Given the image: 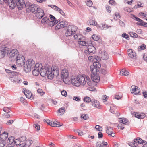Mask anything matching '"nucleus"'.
Here are the masks:
<instances>
[{
  "instance_id": "44",
  "label": "nucleus",
  "mask_w": 147,
  "mask_h": 147,
  "mask_svg": "<svg viewBox=\"0 0 147 147\" xmlns=\"http://www.w3.org/2000/svg\"><path fill=\"white\" fill-rule=\"evenodd\" d=\"M92 37L94 40L96 41L100 39V37L99 36L95 34H93Z\"/></svg>"
},
{
  "instance_id": "19",
  "label": "nucleus",
  "mask_w": 147,
  "mask_h": 147,
  "mask_svg": "<svg viewBox=\"0 0 147 147\" xmlns=\"http://www.w3.org/2000/svg\"><path fill=\"white\" fill-rule=\"evenodd\" d=\"M97 147H104L105 146L106 147H109V145L107 142H105L104 141H103L102 142L100 141L97 142L96 144Z\"/></svg>"
},
{
  "instance_id": "17",
  "label": "nucleus",
  "mask_w": 147,
  "mask_h": 147,
  "mask_svg": "<svg viewBox=\"0 0 147 147\" xmlns=\"http://www.w3.org/2000/svg\"><path fill=\"white\" fill-rule=\"evenodd\" d=\"M128 54L129 56L132 58L134 59L136 57V53L135 51H133L132 49H129L128 50Z\"/></svg>"
},
{
  "instance_id": "41",
  "label": "nucleus",
  "mask_w": 147,
  "mask_h": 147,
  "mask_svg": "<svg viewBox=\"0 0 147 147\" xmlns=\"http://www.w3.org/2000/svg\"><path fill=\"white\" fill-rule=\"evenodd\" d=\"M88 24L90 25L96 26L97 25V22L95 20H90Z\"/></svg>"
},
{
  "instance_id": "55",
  "label": "nucleus",
  "mask_w": 147,
  "mask_h": 147,
  "mask_svg": "<svg viewBox=\"0 0 147 147\" xmlns=\"http://www.w3.org/2000/svg\"><path fill=\"white\" fill-rule=\"evenodd\" d=\"M45 120L47 124L52 126V125H53V121H54L53 120L52 122L49 120L47 119H45Z\"/></svg>"
},
{
  "instance_id": "48",
  "label": "nucleus",
  "mask_w": 147,
  "mask_h": 147,
  "mask_svg": "<svg viewBox=\"0 0 147 147\" xmlns=\"http://www.w3.org/2000/svg\"><path fill=\"white\" fill-rule=\"evenodd\" d=\"M86 3V5L90 7H91L93 4L92 1L90 0H87Z\"/></svg>"
},
{
  "instance_id": "20",
  "label": "nucleus",
  "mask_w": 147,
  "mask_h": 147,
  "mask_svg": "<svg viewBox=\"0 0 147 147\" xmlns=\"http://www.w3.org/2000/svg\"><path fill=\"white\" fill-rule=\"evenodd\" d=\"M88 50L89 53H94L96 52V49L93 45H90L88 46Z\"/></svg>"
},
{
  "instance_id": "63",
  "label": "nucleus",
  "mask_w": 147,
  "mask_h": 147,
  "mask_svg": "<svg viewBox=\"0 0 147 147\" xmlns=\"http://www.w3.org/2000/svg\"><path fill=\"white\" fill-rule=\"evenodd\" d=\"M118 127L119 129H123L124 128V124L121 123L119 124L118 125Z\"/></svg>"
},
{
  "instance_id": "18",
  "label": "nucleus",
  "mask_w": 147,
  "mask_h": 147,
  "mask_svg": "<svg viewBox=\"0 0 147 147\" xmlns=\"http://www.w3.org/2000/svg\"><path fill=\"white\" fill-rule=\"evenodd\" d=\"M0 51L6 54H8L9 53V50L5 45H2L0 47Z\"/></svg>"
},
{
  "instance_id": "5",
  "label": "nucleus",
  "mask_w": 147,
  "mask_h": 147,
  "mask_svg": "<svg viewBox=\"0 0 147 147\" xmlns=\"http://www.w3.org/2000/svg\"><path fill=\"white\" fill-rule=\"evenodd\" d=\"M143 141L140 138H137L134 140V142L131 144L130 146L131 147H142L141 146L143 144Z\"/></svg>"
},
{
  "instance_id": "27",
  "label": "nucleus",
  "mask_w": 147,
  "mask_h": 147,
  "mask_svg": "<svg viewBox=\"0 0 147 147\" xmlns=\"http://www.w3.org/2000/svg\"><path fill=\"white\" fill-rule=\"evenodd\" d=\"M59 22L58 20H52L49 22L48 23V25L50 26L51 27H53L55 24Z\"/></svg>"
},
{
  "instance_id": "32",
  "label": "nucleus",
  "mask_w": 147,
  "mask_h": 147,
  "mask_svg": "<svg viewBox=\"0 0 147 147\" xmlns=\"http://www.w3.org/2000/svg\"><path fill=\"white\" fill-rule=\"evenodd\" d=\"M120 73L121 75L125 76L128 75L129 73V72L125 69H122Z\"/></svg>"
},
{
  "instance_id": "33",
  "label": "nucleus",
  "mask_w": 147,
  "mask_h": 147,
  "mask_svg": "<svg viewBox=\"0 0 147 147\" xmlns=\"http://www.w3.org/2000/svg\"><path fill=\"white\" fill-rule=\"evenodd\" d=\"M10 1L9 2V7L11 9H14L16 7V4L13 1V0H9Z\"/></svg>"
},
{
  "instance_id": "34",
  "label": "nucleus",
  "mask_w": 147,
  "mask_h": 147,
  "mask_svg": "<svg viewBox=\"0 0 147 147\" xmlns=\"http://www.w3.org/2000/svg\"><path fill=\"white\" fill-rule=\"evenodd\" d=\"M31 68L26 63L24 66V70L26 72H28L31 70Z\"/></svg>"
},
{
  "instance_id": "22",
  "label": "nucleus",
  "mask_w": 147,
  "mask_h": 147,
  "mask_svg": "<svg viewBox=\"0 0 147 147\" xmlns=\"http://www.w3.org/2000/svg\"><path fill=\"white\" fill-rule=\"evenodd\" d=\"M82 35L79 33L75 34L74 36V39L78 41L79 40H82Z\"/></svg>"
},
{
  "instance_id": "21",
  "label": "nucleus",
  "mask_w": 147,
  "mask_h": 147,
  "mask_svg": "<svg viewBox=\"0 0 147 147\" xmlns=\"http://www.w3.org/2000/svg\"><path fill=\"white\" fill-rule=\"evenodd\" d=\"M31 68L35 64L34 61L32 59H29L25 63Z\"/></svg>"
},
{
  "instance_id": "39",
  "label": "nucleus",
  "mask_w": 147,
  "mask_h": 147,
  "mask_svg": "<svg viewBox=\"0 0 147 147\" xmlns=\"http://www.w3.org/2000/svg\"><path fill=\"white\" fill-rule=\"evenodd\" d=\"M18 74V73L17 72L12 71L11 74L10 75L9 79L10 80L11 78L13 79V78L15 77Z\"/></svg>"
},
{
  "instance_id": "47",
  "label": "nucleus",
  "mask_w": 147,
  "mask_h": 147,
  "mask_svg": "<svg viewBox=\"0 0 147 147\" xmlns=\"http://www.w3.org/2000/svg\"><path fill=\"white\" fill-rule=\"evenodd\" d=\"M78 43L80 45H82L83 46H85L86 45V42L84 41H83L82 39V40H79L78 41Z\"/></svg>"
},
{
  "instance_id": "36",
  "label": "nucleus",
  "mask_w": 147,
  "mask_h": 147,
  "mask_svg": "<svg viewBox=\"0 0 147 147\" xmlns=\"http://www.w3.org/2000/svg\"><path fill=\"white\" fill-rule=\"evenodd\" d=\"M32 141L31 140H27L25 142L26 147L29 146L32 144Z\"/></svg>"
},
{
  "instance_id": "12",
  "label": "nucleus",
  "mask_w": 147,
  "mask_h": 147,
  "mask_svg": "<svg viewBox=\"0 0 147 147\" xmlns=\"http://www.w3.org/2000/svg\"><path fill=\"white\" fill-rule=\"evenodd\" d=\"M16 61V64L19 66H21L24 64L25 62V59L24 57H18Z\"/></svg>"
},
{
  "instance_id": "15",
  "label": "nucleus",
  "mask_w": 147,
  "mask_h": 147,
  "mask_svg": "<svg viewBox=\"0 0 147 147\" xmlns=\"http://www.w3.org/2000/svg\"><path fill=\"white\" fill-rule=\"evenodd\" d=\"M16 4L18 9L20 10H21L25 5L24 0L23 1H22L17 2H16Z\"/></svg>"
},
{
  "instance_id": "4",
  "label": "nucleus",
  "mask_w": 147,
  "mask_h": 147,
  "mask_svg": "<svg viewBox=\"0 0 147 147\" xmlns=\"http://www.w3.org/2000/svg\"><path fill=\"white\" fill-rule=\"evenodd\" d=\"M61 77L63 79L64 82L66 84H68V81L66 80L67 79L69 76L68 70L66 68H64L61 71Z\"/></svg>"
},
{
  "instance_id": "54",
  "label": "nucleus",
  "mask_w": 147,
  "mask_h": 147,
  "mask_svg": "<svg viewBox=\"0 0 147 147\" xmlns=\"http://www.w3.org/2000/svg\"><path fill=\"white\" fill-rule=\"evenodd\" d=\"M131 36L132 37L137 38L138 37V35L134 32H130L129 33Z\"/></svg>"
},
{
  "instance_id": "51",
  "label": "nucleus",
  "mask_w": 147,
  "mask_h": 147,
  "mask_svg": "<svg viewBox=\"0 0 147 147\" xmlns=\"http://www.w3.org/2000/svg\"><path fill=\"white\" fill-rule=\"evenodd\" d=\"M14 140H13V138L12 137H9L8 138V142L9 144H11L14 143Z\"/></svg>"
},
{
  "instance_id": "37",
  "label": "nucleus",
  "mask_w": 147,
  "mask_h": 147,
  "mask_svg": "<svg viewBox=\"0 0 147 147\" xmlns=\"http://www.w3.org/2000/svg\"><path fill=\"white\" fill-rule=\"evenodd\" d=\"M131 18L135 20L140 22V23L142 22L143 20L139 18L136 17L134 15H132L131 16Z\"/></svg>"
},
{
  "instance_id": "31",
  "label": "nucleus",
  "mask_w": 147,
  "mask_h": 147,
  "mask_svg": "<svg viewBox=\"0 0 147 147\" xmlns=\"http://www.w3.org/2000/svg\"><path fill=\"white\" fill-rule=\"evenodd\" d=\"M10 80L14 83H20L22 82V80L20 78H10Z\"/></svg>"
},
{
  "instance_id": "35",
  "label": "nucleus",
  "mask_w": 147,
  "mask_h": 147,
  "mask_svg": "<svg viewBox=\"0 0 147 147\" xmlns=\"http://www.w3.org/2000/svg\"><path fill=\"white\" fill-rule=\"evenodd\" d=\"M8 137V133H3L1 136V138L2 139V140H5Z\"/></svg>"
},
{
  "instance_id": "26",
  "label": "nucleus",
  "mask_w": 147,
  "mask_h": 147,
  "mask_svg": "<svg viewBox=\"0 0 147 147\" xmlns=\"http://www.w3.org/2000/svg\"><path fill=\"white\" fill-rule=\"evenodd\" d=\"M119 122L123 124L127 125L129 124V122L127 120L124 118H120L119 120Z\"/></svg>"
},
{
  "instance_id": "24",
  "label": "nucleus",
  "mask_w": 147,
  "mask_h": 147,
  "mask_svg": "<svg viewBox=\"0 0 147 147\" xmlns=\"http://www.w3.org/2000/svg\"><path fill=\"white\" fill-rule=\"evenodd\" d=\"M106 133L109 135L113 137L115 136V134L113 132V129L111 128H108L106 130Z\"/></svg>"
},
{
  "instance_id": "59",
  "label": "nucleus",
  "mask_w": 147,
  "mask_h": 147,
  "mask_svg": "<svg viewBox=\"0 0 147 147\" xmlns=\"http://www.w3.org/2000/svg\"><path fill=\"white\" fill-rule=\"evenodd\" d=\"M81 118L84 120H86L89 118L87 114H83L81 116Z\"/></svg>"
},
{
  "instance_id": "50",
  "label": "nucleus",
  "mask_w": 147,
  "mask_h": 147,
  "mask_svg": "<svg viewBox=\"0 0 147 147\" xmlns=\"http://www.w3.org/2000/svg\"><path fill=\"white\" fill-rule=\"evenodd\" d=\"M37 92L41 96H43L45 94V92L43 91L42 90L39 88L37 90Z\"/></svg>"
},
{
  "instance_id": "2",
  "label": "nucleus",
  "mask_w": 147,
  "mask_h": 147,
  "mask_svg": "<svg viewBox=\"0 0 147 147\" xmlns=\"http://www.w3.org/2000/svg\"><path fill=\"white\" fill-rule=\"evenodd\" d=\"M71 78L72 84L78 87L80 85L84 86L86 82L90 86L92 85V82L89 77L85 75H79L77 77L72 76Z\"/></svg>"
},
{
  "instance_id": "42",
  "label": "nucleus",
  "mask_w": 147,
  "mask_h": 147,
  "mask_svg": "<svg viewBox=\"0 0 147 147\" xmlns=\"http://www.w3.org/2000/svg\"><path fill=\"white\" fill-rule=\"evenodd\" d=\"M49 19L47 17H44L41 20V23L43 24H47L49 20Z\"/></svg>"
},
{
  "instance_id": "9",
  "label": "nucleus",
  "mask_w": 147,
  "mask_h": 147,
  "mask_svg": "<svg viewBox=\"0 0 147 147\" xmlns=\"http://www.w3.org/2000/svg\"><path fill=\"white\" fill-rule=\"evenodd\" d=\"M97 71H93L91 72V79L94 82H98L100 80V77L97 74Z\"/></svg>"
},
{
  "instance_id": "45",
  "label": "nucleus",
  "mask_w": 147,
  "mask_h": 147,
  "mask_svg": "<svg viewBox=\"0 0 147 147\" xmlns=\"http://www.w3.org/2000/svg\"><path fill=\"white\" fill-rule=\"evenodd\" d=\"M6 144V142L3 140H0V147H4Z\"/></svg>"
},
{
  "instance_id": "10",
  "label": "nucleus",
  "mask_w": 147,
  "mask_h": 147,
  "mask_svg": "<svg viewBox=\"0 0 147 147\" xmlns=\"http://www.w3.org/2000/svg\"><path fill=\"white\" fill-rule=\"evenodd\" d=\"M22 90L27 98L31 100H32L34 98V96L32 94L31 91L24 88H23Z\"/></svg>"
},
{
  "instance_id": "11",
  "label": "nucleus",
  "mask_w": 147,
  "mask_h": 147,
  "mask_svg": "<svg viewBox=\"0 0 147 147\" xmlns=\"http://www.w3.org/2000/svg\"><path fill=\"white\" fill-rule=\"evenodd\" d=\"M67 23L66 21H63L58 23L55 27L56 30L63 28L67 25Z\"/></svg>"
},
{
  "instance_id": "49",
  "label": "nucleus",
  "mask_w": 147,
  "mask_h": 147,
  "mask_svg": "<svg viewBox=\"0 0 147 147\" xmlns=\"http://www.w3.org/2000/svg\"><path fill=\"white\" fill-rule=\"evenodd\" d=\"M39 72L40 71L39 70L34 69L32 71V74L34 76H37L39 74Z\"/></svg>"
},
{
  "instance_id": "38",
  "label": "nucleus",
  "mask_w": 147,
  "mask_h": 147,
  "mask_svg": "<svg viewBox=\"0 0 147 147\" xmlns=\"http://www.w3.org/2000/svg\"><path fill=\"white\" fill-rule=\"evenodd\" d=\"M131 18L135 20L140 22V23L142 22L143 20L139 18L136 17L134 15H132L131 16Z\"/></svg>"
},
{
  "instance_id": "6",
  "label": "nucleus",
  "mask_w": 147,
  "mask_h": 147,
  "mask_svg": "<svg viewBox=\"0 0 147 147\" xmlns=\"http://www.w3.org/2000/svg\"><path fill=\"white\" fill-rule=\"evenodd\" d=\"M39 6L38 5L33 4L29 6L26 8V11L28 13L31 12L34 13H35L36 12V11L38 9Z\"/></svg>"
},
{
  "instance_id": "46",
  "label": "nucleus",
  "mask_w": 147,
  "mask_h": 147,
  "mask_svg": "<svg viewBox=\"0 0 147 147\" xmlns=\"http://www.w3.org/2000/svg\"><path fill=\"white\" fill-rule=\"evenodd\" d=\"M83 101L84 102L89 103L91 101V99L89 97L86 96L84 98Z\"/></svg>"
},
{
  "instance_id": "61",
  "label": "nucleus",
  "mask_w": 147,
  "mask_h": 147,
  "mask_svg": "<svg viewBox=\"0 0 147 147\" xmlns=\"http://www.w3.org/2000/svg\"><path fill=\"white\" fill-rule=\"evenodd\" d=\"M73 99L74 100L78 102L81 101V98L80 96H74L73 97Z\"/></svg>"
},
{
  "instance_id": "57",
  "label": "nucleus",
  "mask_w": 147,
  "mask_h": 147,
  "mask_svg": "<svg viewBox=\"0 0 147 147\" xmlns=\"http://www.w3.org/2000/svg\"><path fill=\"white\" fill-rule=\"evenodd\" d=\"M34 127L36 129V130L37 131H38L40 129V125L37 124L34 125Z\"/></svg>"
},
{
  "instance_id": "23",
  "label": "nucleus",
  "mask_w": 147,
  "mask_h": 147,
  "mask_svg": "<svg viewBox=\"0 0 147 147\" xmlns=\"http://www.w3.org/2000/svg\"><path fill=\"white\" fill-rule=\"evenodd\" d=\"M92 105L95 107L100 108V105L98 101L96 100H94L92 102Z\"/></svg>"
},
{
  "instance_id": "30",
  "label": "nucleus",
  "mask_w": 147,
  "mask_h": 147,
  "mask_svg": "<svg viewBox=\"0 0 147 147\" xmlns=\"http://www.w3.org/2000/svg\"><path fill=\"white\" fill-rule=\"evenodd\" d=\"M42 67V66L41 63H38L36 64L34 69L40 71Z\"/></svg>"
},
{
  "instance_id": "52",
  "label": "nucleus",
  "mask_w": 147,
  "mask_h": 147,
  "mask_svg": "<svg viewBox=\"0 0 147 147\" xmlns=\"http://www.w3.org/2000/svg\"><path fill=\"white\" fill-rule=\"evenodd\" d=\"M146 46L144 44H142L140 46L138 47V50H142L145 49Z\"/></svg>"
},
{
  "instance_id": "53",
  "label": "nucleus",
  "mask_w": 147,
  "mask_h": 147,
  "mask_svg": "<svg viewBox=\"0 0 147 147\" xmlns=\"http://www.w3.org/2000/svg\"><path fill=\"white\" fill-rule=\"evenodd\" d=\"M95 128L97 131H101L102 130V128L99 125H96L95 127Z\"/></svg>"
},
{
  "instance_id": "16",
  "label": "nucleus",
  "mask_w": 147,
  "mask_h": 147,
  "mask_svg": "<svg viewBox=\"0 0 147 147\" xmlns=\"http://www.w3.org/2000/svg\"><path fill=\"white\" fill-rule=\"evenodd\" d=\"M26 137L23 136L22 137L19 139H16L14 140V144L16 145H18L21 143H22L23 141L22 140L24 141L26 140Z\"/></svg>"
},
{
  "instance_id": "64",
  "label": "nucleus",
  "mask_w": 147,
  "mask_h": 147,
  "mask_svg": "<svg viewBox=\"0 0 147 147\" xmlns=\"http://www.w3.org/2000/svg\"><path fill=\"white\" fill-rule=\"evenodd\" d=\"M61 95L65 97H66L67 95V93L65 90H63L61 92Z\"/></svg>"
},
{
  "instance_id": "25",
  "label": "nucleus",
  "mask_w": 147,
  "mask_h": 147,
  "mask_svg": "<svg viewBox=\"0 0 147 147\" xmlns=\"http://www.w3.org/2000/svg\"><path fill=\"white\" fill-rule=\"evenodd\" d=\"M113 18L115 20H117L120 19L121 18L120 15L118 12H116L113 16Z\"/></svg>"
},
{
  "instance_id": "40",
  "label": "nucleus",
  "mask_w": 147,
  "mask_h": 147,
  "mask_svg": "<svg viewBox=\"0 0 147 147\" xmlns=\"http://www.w3.org/2000/svg\"><path fill=\"white\" fill-rule=\"evenodd\" d=\"M65 108L63 107H61L58 110V112L60 115H63L65 113Z\"/></svg>"
},
{
  "instance_id": "14",
  "label": "nucleus",
  "mask_w": 147,
  "mask_h": 147,
  "mask_svg": "<svg viewBox=\"0 0 147 147\" xmlns=\"http://www.w3.org/2000/svg\"><path fill=\"white\" fill-rule=\"evenodd\" d=\"M131 91L132 93L134 94L135 95L139 94L140 92V90L139 88L134 85H133L131 86Z\"/></svg>"
},
{
  "instance_id": "1",
  "label": "nucleus",
  "mask_w": 147,
  "mask_h": 147,
  "mask_svg": "<svg viewBox=\"0 0 147 147\" xmlns=\"http://www.w3.org/2000/svg\"><path fill=\"white\" fill-rule=\"evenodd\" d=\"M40 74L41 76L45 77L47 76V78L51 80L54 77H57L59 75V68L55 65L51 67L48 66H45L40 70Z\"/></svg>"
},
{
  "instance_id": "58",
  "label": "nucleus",
  "mask_w": 147,
  "mask_h": 147,
  "mask_svg": "<svg viewBox=\"0 0 147 147\" xmlns=\"http://www.w3.org/2000/svg\"><path fill=\"white\" fill-rule=\"evenodd\" d=\"M88 60L90 62H93L95 61L94 56H90L88 57Z\"/></svg>"
},
{
  "instance_id": "56",
  "label": "nucleus",
  "mask_w": 147,
  "mask_h": 147,
  "mask_svg": "<svg viewBox=\"0 0 147 147\" xmlns=\"http://www.w3.org/2000/svg\"><path fill=\"white\" fill-rule=\"evenodd\" d=\"M136 24L137 25L142 26H146V25H147V23L144 22L143 20L142 22H137Z\"/></svg>"
},
{
  "instance_id": "7",
  "label": "nucleus",
  "mask_w": 147,
  "mask_h": 147,
  "mask_svg": "<svg viewBox=\"0 0 147 147\" xmlns=\"http://www.w3.org/2000/svg\"><path fill=\"white\" fill-rule=\"evenodd\" d=\"M101 67L100 63L98 62H94L92 65L90 67V71L91 72L93 71H98V68H99Z\"/></svg>"
},
{
  "instance_id": "60",
  "label": "nucleus",
  "mask_w": 147,
  "mask_h": 147,
  "mask_svg": "<svg viewBox=\"0 0 147 147\" xmlns=\"http://www.w3.org/2000/svg\"><path fill=\"white\" fill-rule=\"evenodd\" d=\"M3 111L5 113H10L11 110L7 107H4L3 109Z\"/></svg>"
},
{
  "instance_id": "62",
  "label": "nucleus",
  "mask_w": 147,
  "mask_h": 147,
  "mask_svg": "<svg viewBox=\"0 0 147 147\" xmlns=\"http://www.w3.org/2000/svg\"><path fill=\"white\" fill-rule=\"evenodd\" d=\"M139 14L141 16H143L147 21V15L146 14H145L144 12H141L139 13Z\"/></svg>"
},
{
  "instance_id": "13",
  "label": "nucleus",
  "mask_w": 147,
  "mask_h": 147,
  "mask_svg": "<svg viewBox=\"0 0 147 147\" xmlns=\"http://www.w3.org/2000/svg\"><path fill=\"white\" fill-rule=\"evenodd\" d=\"M35 14H36V16L39 19L41 18L45 15L43 10L39 7L38 8V9H37L36 12Z\"/></svg>"
},
{
  "instance_id": "28",
  "label": "nucleus",
  "mask_w": 147,
  "mask_h": 147,
  "mask_svg": "<svg viewBox=\"0 0 147 147\" xmlns=\"http://www.w3.org/2000/svg\"><path fill=\"white\" fill-rule=\"evenodd\" d=\"M136 117L139 119H143L145 117V114L143 113L140 114L139 113H136L135 114Z\"/></svg>"
},
{
  "instance_id": "29",
  "label": "nucleus",
  "mask_w": 147,
  "mask_h": 147,
  "mask_svg": "<svg viewBox=\"0 0 147 147\" xmlns=\"http://www.w3.org/2000/svg\"><path fill=\"white\" fill-rule=\"evenodd\" d=\"M63 124L59 122H57L55 120L53 121V124L52 125V126L53 127H59L62 126Z\"/></svg>"
},
{
  "instance_id": "43",
  "label": "nucleus",
  "mask_w": 147,
  "mask_h": 147,
  "mask_svg": "<svg viewBox=\"0 0 147 147\" xmlns=\"http://www.w3.org/2000/svg\"><path fill=\"white\" fill-rule=\"evenodd\" d=\"M109 57L108 54L106 53H104L103 54H102V58L104 60H107V59Z\"/></svg>"
},
{
  "instance_id": "8",
  "label": "nucleus",
  "mask_w": 147,
  "mask_h": 147,
  "mask_svg": "<svg viewBox=\"0 0 147 147\" xmlns=\"http://www.w3.org/2000/svg\"><path fill=\"white\" fill-rule=\"evenodd\" d=\"M18 55V51L16 49L12 50L9 53V57L12 59H16Z\"/></svg>"
},
{
  "instance_id": "3",
  "label": "nucleus",
  "mask_w": 147,
  "mask_h": 147,
  "mask_svg": "<svg viewBox=\"0 0 147 147\" xmlns=\"http://www.w3.org/2000/svg\"><path fill=\"white\" fill-rule=\"evenodd\" d=\"M65 35L66 36H69L75 33L77 30V27L75 26L69 25L68 26Z\"/></svg>"
}]
</instances>
